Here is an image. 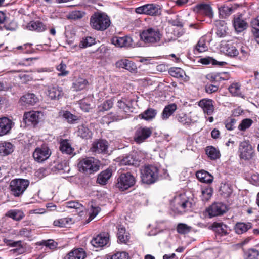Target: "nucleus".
I'll return each mask as SVG.
<instances>
[{"label":"nucleus","mask_w":259,"mask_h":259,"mask_svg":"<svg viewBox=\"0 0 259 259\" xmlns=\"http://www.w3.org/2000/svg\"><path fill=\"white\" fill-rule=\"evenodd\" d=\"M252 227V224L250 222H237L234 226L235 232L238 234H242L246 232Z\"/></svg>","instance_id":"bb28decb"},{"label":"nucleus","mask_w":259,"mask_h":259,"mask_svg":"<svg viewBox=\"0 0 259 259\" xmlns=\"http://www.w3.org/2000/svg\"><path fill=\"white\" fill-rule=\"evenodd\" d=\"M141 178L143 183L150 184L156 182L158 177V169L157 167L148 165L141 169Z\"/></svg>","instance_id":"39448f33"},{"label":"nucleus","mask_w":259,"mask_h":259,"mask_svg":"<svg viewBox=\"0 0 259 259\" xmlns=\"http://www.w3.org/2000/svg\"><path fill=\"white\" fill-rule=\"evenodd\" d=\"M78 103L81 110L85 112H89L91 108V99L90 98H86L80 100Z\"/></svg>","instance_id":"3c124183"},{"label":"nucleus","mask_w":259,"mask_h":259,"mask_svg":"<svg viewBox=\"0 0 259 259\" xmlns=\"http://www.w3.org/2000/svg\"><path fill=\"white\" fill-rule=\"evenodd\" d=\"M29 181L26 179H15L10 184L11 194L15 197L21 196L29 185Z\"/></svg>","instance_id":"423d86ee"},{"label":"nucleus","mask_w":259,"mask_h":259,"mask_svg":"<svg viewBox=\"0 0 259 259\" xmlns=\"http://www.w3.org/2000/svg\"><path fill=\"white\" fill-rule=\"evenodd\" d=\"M213 103V101L211 99H203L199 102L198 105L202 109L205 114L211 115L214 110Z\"/></svg>","instance_id":"2eb2a0df"},{"label":"nucleus","mask_w":259,"mask_h":259,"mask_svg":"<svg viewBox=\"0 0 259 259\" xmlns=\"http://www.w3.org/2000/svg\"><path fill=\"white\" fill-rule=\"evenodd\" d=\"M110 18L104 13H95L90 18V25L92 28L98 31H104L110 25Z\"/></svg>","instance_id":"f03ea898"},{"label":"nucleus","mask_w":259,"mask_h":259,"mask_svg":"<svg viewBox=\"0 0 259 259\" xmlns=\"http://www.w3.org/2000/svg\"><path fill=\"white\" fill-rule=\"evenodd\" d=\"M77 168L82 173L91 174L99 170V161L93 157L79 158L78 160Z\"/></svg>","instance_id":"7ed1b4c3"},{"label":"nucleus","mask_w":259,"mask_h":259,"mask_svg":"<svg viewBox=\"0 0 259 259\" xmlns=\"http://www.w3.org/2000/svg\"><path fill=\"white\" fill-rule=\"evenodd\" d=\"M95 44V39L93 37L89 36L83 38L79 43V47L85 48Z\"/></svg>","instance_id":"603ef678"},{"label":"nucleus","mask_w":259,"mask_h":259,"mask_svg":"<svg viewBox=\"0 0 259 259\" xmlns=\"http://www.w3.org/2000/svg\"><path fill=\"white\" fill-rule=\"evenodd\" d=\"M208 47L206 44V39L204 37L200 38L195 47V51L198 52H203L207 50Z\"/></svg>","instance_id":"49530a36"},{"label":"nucleus","mask_w":259,"mask_h":259,"mask_svg":"<svg viewBox=\"0 0 259 259\" xmlns=\"http://www.w3.org/2000/svg\"><path fill=\"white\" fill-rule=\"evenodd\" d=\"M84 13L81 11H72L68 15V18L70 19L76 20L82 18Z\"/></svg>","instance_id":"e2e57ef3"},{"label":"nucleus","mask_w":259,"mask_h":259,"mask_svg":"<svg viewBox=\"0 0 259 259\" xmlns=\"http://www.w3.org/2000/svg\"><path fill=\"white\" fill-rule=\"evenodd\" d=\"M259 251L255 249H249L244 253L245 259H258Z\"/></svg>","instance_id":"8fccbe9b"},{"label":"nucleus","mask_w":259,"mask_h":259,"mask_svg":"<svg viewBox=\"0 0 259 259\" xmlns=\"http://www.w3.org/2000/svg\"><path fill=\"white\" fill-rule=\"evenodd\" d=\"M40 115H41V112L39 111L26 112L23 116V121L28 125L35 126L38 123L40 119Z\"/></svg>","instance_id":"f8f14e48"},{"label":"nucleus","mask_w":259,"mask_h":259,"mask_svg":"<svg viewBox=\"0 0 259 259\" xmlns=\"http://www.w3.org/2000/svg\"><path fill=\"white\" fill-rule=\"evenodd\" d=\"M41 244L52 250L57 246V243L53 240H44Z\"/></svg>","instance_id":"338daca9"},{"label":"nucleus","mask_w":259,"mask_h":259,"mask_svg":"<svg viewBox=\"0 0 259 259\" xmlns=\"http://www.w3.org/2000/svg\"><path fill=\"white\" fill-rule=\"evenodd\" d=\"M169 73L171 76L187 81L189 77L186 75L185 72L181 68L173 67L169 69Z\"/></svg>","instance_id":"5701e85b"},{"label":"nucleus","mask_w":259,"mask_h":259,"mask_svg":"<svg viewBox=\"0 0 259 259\" xmlns=\"http://www.w3.org/2000/svg\"><path fill=\"white\" fill-rule=\"evenodd\" d=\"M111 176L112 170L108 168L98 175L97 182L101 185H105Z\"/></svg>","instance_id":"c756f323"},{"label":"nucleus","mask_w":259,"mask_h":259,"mask_svg":"<svg viewBox=\"0 0 259 259\" xmlns=\"http://www.w3.org/2000/svg\"><path fill=\"white\" fill-rule=\"evenodd\" d=\"M60 150L64 153L71 154L74 149L72 148L69 141L66 139L61 140L60 142Z\"/></svg>","instance_id":"e433bc0d"},{"label":"nucleus","mask_w":259,"mask_h":259,"mask_svg":"<svg viewBox=\"0 0 259 259\" xmlns=\"http://www.w3.org/2000/svg\"><path fill=\"white\" fill-rule=\"evenodd\" d=\"M113 106V102L111 100H107L101 104L98 107V112H102L110 109Z\"/></svg>","instance_id":"a18cd8bd"},{"label":"nucleus","mask_w":259,"mask_h":259,"mask_svg":"<svg viewBox=\"0 0 259 259\" xmlns=\"http://www.w3.org/2000/svg\"><path fill=\"white\" fill-rule=\"evenodd\" d=\"M157 113V112L156 110L151 108H149L144 112L140 114L139 116L141 119L148 121L154 119Z\"/></svg>","instance_id":"72a5a7b5"},{"label":"nucleus","mask_w":259,"mask_h":259,"mask_svg":"<svg viewBox=\"0 0 259 259\" xmlns=\"http://www.w3.org/2000/svg\"><path fill=\"white\" fill-rule=\"evenodd\" d=\"M6 215L15 221H20L25 216L23 211L19 210H11L7 212Z\"/></svg>","instance_id":"58836bf2"},{"label":"nucleus","mask_w":259,"mask_h":259,"mask_svg":"<svg viewBox=\"0 0 259 259\" xmlns=\"http://www.w3.org/2000/svg\"><path fill=\"white\" fill-rule=\"evenodd\" d=\"M135 179L130 173H124L120 175L117 179L116 187L121 191H124L134 186Z\"/></svg>","instance_id":"6e6552de"},{"label":"nucleus","mask_w":259,"mask_h":259,"mask_svg":"<svg viewBox=\"0 0 259 259\" xmlns=\"http://www.w3.org/2000/svg\"><path fill=\"white\" fill-rule=\"evenodd\" d=\"M101 211V208L98 206H91L90 215L88 219V222L91 221Z\"/></svg>","instance_id":"69168bd1"},{"label":"nucleus","mask_w":259,"mask_h":259,"mask_svg":"<svg viewBox=\"0 0 259 259\" xmlns=\"http://www.w3.org/2000/svg\"><path fill=\"white\" fill-rule=\"evenodd\" d=\"M51 154V151L46 145H42L36 148L33 153V157L35 161L42 162L48 159Z\"/></svg>","instance_id":"9d476101"},{"label":"nucleus","mask_w":259,"mask_h":259,"mask_svg":"<svg viewBox=\"0 0 259 259\" xmlns=\"http://www.w3.org/2000/svg\"><path fill=\"white\" fill-rule=\"evenodd\" d=\"M48 95L52 100H59L63 96L64 92L61 87H52L48 89Z\"/></svg>","instance_id":"412c9836"},{"label":"nucleus","mask_w":259,"mask_h":259,"mask_svg":"<svg viewBox=\"0 0 259 259\" xmlns=\"http://www.w3.org/2000/svg\"><path fill=\"white\" fill-rule=\"evenodd\" d=\"M199 10L201 13L211 18L213 16L212 8L209 5L201 4L199 6Z\"/></svg>","instance_id":"de8ad7c7"},{"label":"nucleus","mask_w":259,"mask_h":259,"mask_svg":"<svg viewBox=\"0 0 259 259\" xmlns=\"http://www.w3.org/2000/svg\"><path fill=\"white\" fill-rule=\"evenodd\" d=\"M66 206L67 207L69 208H73L76 210H79L80 212H81L84 209L83 206L78 201H70L66 202Z\"/></svg>","instance_id":"864d4df0"},{"label":"nucleus","mask_w":259,"mask_h":259,"mask_svg":"<svg viewBox=\"0 0 259 259\" xmlns=\"http://www.w3.org/2000/svg\"><path fill=\"white\" fill-rule=\"evenodd\" d=\"M124 118V114H119L117 112L116 114L110 113L102 117V123L108 124L111 122L117 121Z\"/></svg>","instance_id":"393cba45"},{"label":"nucleus","mask_w":259,"mask_h":259,"mask_svg":"<svg viewBox=\"0 0 259 259\" xmlns=\"http://www.w3.org/2000/svg\"><path fill=\"white\" fill-rule=\"evenodd\" d=\"M14 125V122L10 119L3 117L0 118V136L9 133Z\"/></svg>","instance_id":"4468645a"},{"label":"nucleus","mask_w":259,"mask_h":259,"mask_svg":"<svg viewBox=\"0 0 259 259\" xmlns=\"http://www.w3.org/2000/svg\"><path fill=\"white\" fill-rule=\"evenodd\" d=\"M238 153L240 159L247 160L253 157L254 150L249 141H244L239 144Z\"/></svg>","instance_id":"1a4fd4ad"},{"label":"nucleus","mask_w":259,"mask_h":259,"mask_svg":"<svg viewBox=\"0 0 259 259\" xmlns=\"http://www.w3.org/2000/svg\"><path fill=\"white\" fill-rule=\"evenodd\" d=\"M213 230L221 236L225 235L228 233L227 226L223 223L214 222L212 225Z\"/></svg>","instance_id":"c9c22d12"},{"label":"nucleus","mask_w":259,"mask_h":259,"mask_svg":"<svg viewBox=\"0 0 259 259\" xmlns=\"http://www.w3.org/2000/svg\"><path fill=\"white\" fill-rule=\"evenodd\" d=\"M225 74H210L207 75V78L211 81H219V79H224V77L223 75H225Z\"/></svg>","instance_id":"774afa93"},{"label":"nucleus","mask_w":259,"mask_h":259,"mask_svg":"<svg viewBox=\"0 0 259 259\" xmlns=\"http://www.w3.org/2000/svg\"><path fill=\"white\" fill-rule=\"evenodd\" d=\"M227 210L226 206L222 203H215L208 209L209 214L211 217H215L223 214Z\"/></svg>","instance_id":"dca6fc26"},{"label":"nucleus","mask_w":259,"mask_h":259,"mask_svg":"<svg viewBox=\"0 0 259 259\" xmlns=\"http://www.w3.org/2000/svg\"><path fill=\"white\" fill-rule=\"evenodd\" d=\"M109 241V235L107 233H102L94 237L91 241V244L95 247H102L106 245Z\"/></svg>","instance_id":"ddd939ff"},{"label":"nucleus","mask_w":259,"mask_h":259,"mask_svg":"<svg viewBox=\"0 0 259 259\" xmlns=\"http://www.w3.org/2000/svg\"><path fill=\"white\" fill-rule=\"evenodd\" d=\"M78 135L82 138L89 139L91 137L92 132L88 127L81 125L78 127Z\"/></svg>","instance_id":"37998d69"},{"label":"nucleus","mask_w":259,"mask_h":259,"mask_svg":"<svg viewBox=\"0 0 259 259\" xmlns=\"http://www.w3.org/2000/svg\"><path fill=\"white\" fill-rule=\"evenodd\" d=\"M206 153L213 160L217 159L220 156V151L213 146H208L206 149Z\"/></svg>","instance_id":"a19ab883"},{"label":"nucleus","mask_w":259,"mask_h":259,"mask_svg":"<svg viewBox=\"0 0 259 259\" xmlns=\"http://www.w3.org/2000/svg\"><path fill=\"white\" fill-rule=\"evenodd\" d=\"M221 48L222 51L227 56L235 57L238 54V51L236 48L231 44H226L223 45Z\"/></svg>","instance_id":"c85d7f7f"},{"label":"nucleus","mask_w":259,"mask_h":259,"mask_svg":"<svg viewBox=\"0 0 259 259\" xmlns=\"http://www.w3.org/2000/svg\"><path fill=\"white\" fill-rule=\"evenodd\" d=\"M66 65L62 61L56 67V69L59 73L58 75L59 76H66L69 74V71L66 70Z\"/></svg>","instance_id":"13d9d810"},{"label":"nucleus","mask_w":259,"mask_h":259,"mask_svg":"<svg viewBox=\"0 0 259 259\" xmlns=\"http://www.w3.org/2000/svg\"><path fill=\"white\" fill-rule=\"evenodd\" d=\"M116 67L124 68L131 72H135L137 69L135 64L127 59H121L115 63Z\"/></svg>","instance_id":"aec40b11"},{"label":"nucleus","mask_w":259,"mask_h":259,"mask_svg":"<svg viewBox=\"0 0 259 259\" xmlns=\"http://www.w3.org/2000/svg\"><path fill=\"white\" fill-rule=\"evenodd\" d=\"M192 227L184 223H179L177 227V232L180 234H186L190 232Z\"/></svg>","instance_id":"4d7b16f0"},{"label":"nucleus","mask_w":259,"mask_h":259,"mask_svg":"<svg viewBox=\"0 0 259 259\" xmlns=\"http://www.w3.org/2000/svg\"><path fill=\"white\" fill-rule=\"evenodd\" d=\"M220 192L224 197H228L232 193V190L228 184H224L221 186Z\"/></svg>","instance_id":"6e6d98bb"},{"label":"nucleus","mask_w":259,"mask_h":259,"mask_svg":"<svg viewBox=\"0 0 259 259\" xmlns=\"http://www.w3.org/2000/svg\"><path fill=\"white\" fill-rule=\"evenodd\" d=\"M233 26L237 32H241L246 29L247 23L240 16H237L234 18Z\"/></svg>","instance_id":"a878e982"},{"label":"nucleus","mask_w":259,"mask_h":259,"mask_svg":"<svg viewBox=\"0 0 259 259\" xmlns=\"http://www.w3.org/2000/svg\"><path fill=\"white\" fill-rule=\"evenodd\" d=\"M72 219L70 218H63L54 221L53 224L55 226L59 227H66L67 225L71 224Z\"/></svg>","instance_id":"09e8293b"},{"label":"nucleus","mask_w":259,"mask_h":259,"mask_svg":"<svg viewBox=\"0 0 259 259\" xmlns=\"http://www.w3.org/2000/svg\"><path fill=\"white\" fill-rule=\"evenodd\" d=\"M177 109V105L175 103H171L165 106L161 115L162 119L167 120Z\"/></svg>","instance_id":"b1692460"},{"label":"nucleus","mask_w":259,"mask_h":259,"mask_svg":"<svg viewBox=\"0 0 259 259\" xmlns=\"http://www.w3.org/2000/svg\"><path fill=\"white\" fill-rule=\"evenodd\" d=\"M38 101V99L33 93H28L22 96L19 100L22 105H34Z\"/></svg>","instance_id":"a211bd4d"},{"label":"nucleus","mask_w":259,"mask_h":259,"mask_svg":"<svg viewBox=\"0 0 259 259\" xmlns=\"http://www.w3.org/2000/svg\"><path fill=\"white\" fill-rule=\"evenodd\" d=\"M140 36L141 40L145 44L154 45L160 41L162 34L157 28L147 27L140 32Z\"/></svg>","instance_id":"f257e3e1"},{"label":"nucleus","mask_w":259,"mask_h":259,"mask_svg":"<svg viewBox=\"0 0 259 259\" xmlns=\"http://www.w3.org/2000/svg\"><path fill=\"white\" fill-rule=\"evenodd\" d=\"M27 28L30 30L36 31L38 32L44 31L46 30V26L40 21H31L27 25Z\"/></svg>","instance_id":"2f4dec72"},{"label":"nucleus","mask_w":259,"mask_h":259,"mask_svg":"<svg viewBox=\"0 0 259 259\" xmlns=\"http://www.w3.org/2000/svg\"><path fill=\"white\" fill-rule=\"evenodd\" d=\"M117 237L122 243H126L130 239L129 234L126 232L125 227L119 226L118 227Z\"/></svg>","instance_id":"4c0bfd02"},{"label":"nucleus","mask_w":259,"mask_h":259,"mask_svg":"<svg viewBox=\"0 0 259 259\" xmlns=\"http://www.w3.org/2000/svg\"><path fill=\"white\" fill-rule=\"evenodd\" d=\"M152 133V127L146 126L138 127L135 131L134 140L137 143L141 144L150 137Z\"/></svg>","instance_id":"9b49d317"},{"label":"nucleus","mask_w":259,"mask_h":259,"mask_svg":"<svg viewBox=\"0 0 259 259\" xmlns=\"http://www.w3.org/2000/svg\"><path fill=\"white\" fill-rule=\"evenodd\" d=\"M161 6L155 3L144 5L135 9V12L139 14H145L151 16H158L161 14Z\"/></svg>","instance_id":"0eeeda50"},{"label":"nucleus","mask_w":259,"mask_h":259,"mask_svg":"<svg viewBox=\"0 0 259 259\" xmlns=\"http://www.w3.org/2000/svg\"><path fill=\"white\" fill-rule=\"evenodd\" d=\"M89 85V83L87 79L79 77L73 81L71 89L74 91L78 92L86 89Z\"/></svg>","instance_id":"6ab92c4d"},{"label":"nucleus","mask_w":259,"mask_h":259,"mask_svg":"<svg viewBox=\"0 0 259 259\" xmlns=\"http://www.w3.org/2000/svg\"><path fill=\"white\" fill-rule=\"evenodd\" d=\"M111 43L118 47H127L132 45V39L128 36H114L111 39Z\"/></svg>","instance_id":"f3484780"},{"label":"nucleus","mask_w":259,"mask_h":259,"mask_svg":"<svg viewBox=\"0 0 259 259\" xmlns=\"http://www.w3.org/2000/svg\"><path fill=\"white\" fill-rule=\"evenodd\" d=\"M212 189L209 187L202 188L201 190V197L203 201L208 200L211 197L212 193Z\"/></svg>","instance_id":"5fc2aeb1"},{"label":"nucleus","mask_w":259,"mask_h":259,"mask_svg":"<svg viewBox=\"0 0 259 259\" xmlns=\"http://www.w3.org/2000/svg\"><path fill=\"white\" fill-rule=\"evenodd\" d=\"M253 121L249 118H246L242 120L241 123L238 126L240 131H244L248 128L252 124Z\"/></svg>","instance_id":"680f3d73"},{"label":"nucleus","mask_w":259,"mask_h":259,"mask_svg":"<svg viewBox=\"0 0 259 259\" xmlns=\"http://www.w3.org/2000/svg\"><path fill=\"white\" fill-rule=\"evenodd\" d=\"M121 165H136L137 160L134 157L132 154L125 156L120 161Z\"/></svg>","instance_id":"c03bdc74"},{"label":"nucleus","mask_w":259,"mask_h":259,"mask_svg":"<svg viewBox=\"0 0 259 259\" xmlns=\"http://www.w3.org/2000/svg\"><path fill=\"white\" fill-rule=\"evenodd\" d=\"M62 116L65 120L70 123H73L74 121L77 120L76 116L71 114L70 112L66 111L63 112Z\"/></svg>","instance_id":"0e129e2a"},{"label":"nucleus","mask_w":259,"mask_h":259,"mask_svg":"<svg viewBox=\"0 0 259 259\" xmlns=\"http://www.w3.org/2000/svg\"><path fill=\"white\" fill-rule=\"evenodd\" d=\"M129 255L124 251L117 252L112 255L108 256L107 259H129Z\"/></svg>","instance_id":"052dcab7"},{"label":"nucleus","mask_w":259,"mask_h":259,"mask_svg":"<svg viewBox=\"0 0 259 259\" xmlns=\"http://www.w3.org/2000/svg\"><path fill=\"white\" fill-rule=\"evenodd\" d=\"M117 106L118 108V110L117 112L119 114H124L125 118L126 116V113H128L130 110V106H128L124 101L119 100L117 102Z\"/></svg>","instance_id":"ea45409f"},{"label":"nucleus","mask_w":259,"mask_h":259,"mask_svg":"<svg viewBox=\"0 0 259 259\" xmlns=\"http://www.w3.org/2000/svg\"><path fill=\"white\" fill-rule=\"evenodd\" d=\"M177 208L180 212L189 211L195 204L192 195L188 196L186 193L181 194L175 198Z\"/></svg>","instance_id":"20e7f679"},{"label":"nucleus","mask_w":259,"mask_h":259,"mask_svg":"<svg viewBox=\"0 0 259 259\" xmlns=\"http://www.w3.org/2000/svg\"><path fill=\"white\" fill-rule=\"evenodd\" d=\"M108 143L105 140H100L94 142L91 148L92 152L96 153H105L108 148Z\"/></svg>","instance_id":"4be33fe9"},{"label":"nucleus","mask_w":259,"mask_h":259,"mask_svg":"<svg viewBox=\"0 0 259 259\" xmlns=\"http://www.w3.org/2000/svg\"><path fill=\"white\" fill-rule=\"evenodd\" d=\"M241 85L237 82L232 83L228 88L229 92L234 96H240L241 95Z\"/></svg>","instance_id":"79ce46f5"},{"label":"nucleus","mask_w":259,"mask_h":259,"mask_svg":"<svg viewBox=\"0 0 259 259\" xmlns=\"http://www.w3.org/2000/svg\"><path fill=\"white\" fill-rule=\"evenodd\" d=\"M176 117L180 123L185 126H190L196 122L191 118V116H187L184 113L177 114Z\"/></svg>","instance_id":"473e14b6"},{"label":"nucleus","mask_w":259,"mask_h":259,"mask_svg":"<svg viewBox=\"0 0 259 259\" xmlns=\"http://www.w3.org/2000/svg\"><path fill=\"white\" fill-rule=\"evenodd\" d=\"M14 146L10 142L0 143V155L5 156L11 154L14 151Z\"/></svg>","instance_id":"cd10ccee"},{"label":"nucleus","mask_w":259,"mask_h":259,"mask_svg":"<svg viewBox=\"0 0 259 259\" xmlns=\"http://www.w3.org/2000/svg\"><path fill=\"white\" fill-rule=\"evenodd\" d=\"M86 253L82 248H77L69 252L67 259H84Z\"/></svg>","instance_id":"7c9ffc66"},{"label":"nucleus","mask_w":259,"mask_h":259,"mask_svg":"<svg viewBox=\"0 0 259 259\" xmlns=\"http://www.w3.org/2000/svg\"><path fill=\"white\" fill-rule=\"evenodd\" d=\"M201 63L206 65L212 64L213 65H219L220 66L226 64L225 62H218L217 60L210 57L202 58L201 59Z\"/></svg>","instance_id":"bf43d9fd"},{"label":"nucleus","mask_w":259,"mask_h":259,"mask_svg":"<svg viewBox=\"0 0 259 259\" xmlns=\"http://www.w3.org/2000/svg\"><path fill=\"white\" fill-rule=\"evenodd\" d=\"M196 175L197 179L202 182L210 183L212 182L213 177L206 171H198Z\"/></svg>","instance_id":"f704fd0d"}]
</instances>
